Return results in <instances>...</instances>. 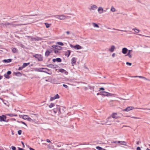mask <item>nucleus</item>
<instances>
[{
  "mask_svg": "<svg viewBox=\"0 0 150 150\" xmlns=\"http://www.w3.org/2000/svg\"><path fill=\"white\" fill-rule=\"evenodd\" d=\"M111 143H114L115 144H119L120 146L122 147H124V146H127V142L125 141H112L111 142Z\"/></svg>",
  "mask_w": 150,
  "mask_h": 150,
  "instance_id": "nucleus-1",
  "label": "nucleus"
},
{
  "mask_svg": "<svg viewBox=\"0 0 150 150\" xmlns=\"http://www.w3.org/2000/svg\"><path fill=\"white\" fill-rule=\"evenodd\" d=\"M107 121L104 123H102V125L105 124L108 125H111L114 121V119L111 116L109 117L107 119Z\"/></svg>",
  "mask_w": 150,
  "mask_h": 150,
  "instance_id": "nucleus-2",
  "label": "nucleus"
},
{
  "mask_svg": "<svg viewBox=\"0 0 150 150\" xmlns=\"http://www.w3.org/2000/svg\"><path fill=\"white\" fill-rule=\"evenodd\" d=\"M33 56L37 58L39 61H41L43 60V57L41 54H36Z\"/></svg>",
  "mask_w": 150,
  "mask_h": 150,
  "instance_id": "nucleus-3",
  "label": "nucleus"
},
{
  "mask_svg": "<svg viewBox=\"0 0 150 150\" xmlns=\"http://www.w3.org/2000/svg\"><path fill=\"white\" fill-rule=\"evenodd\" d=\"M55 17L60 20H64L67 18L66 16L63 15H57L55 16Z\"/></svg>",
  "mask_w": 150,
  "mask_h": 150,
  "instance_id": "nucleus-4",
  "label": "nucleus"
},
{
  "mask_svg": "<svg viewBox=\"0 0 150 150\" xmlns=\"http://www.w3.org/2000/svg\"><path fill=\"white\" fill-rule=\"evenodd\" d=\"M23 119L25 120H27L29 122L33 121V120L31 119L27 115H24L23 117Z\"/></svg>",
  "mask_w": 150,
  "mask_h": 150,
  "instance_id": "nucleus-5",
  "label": "nucleus"
},
{
  "mask_svg": "<svg viewBox=\"0 0 150 150\" xmlns=\"http://www.w3.org/2000/svg\"><path fill=\"white\" fill-rule=\"evenodd\" d=\"M98 7L97 6L95 5H93L91 6L88 9L90 10L95 11L96 10Z\"/></svg>",
  "mask_w": 150,
  "mask_h": 150,
  "instance_id": "nucleus-6",
  "label": "nucleus"
},
{
  "mask_svg": "<svg viewBox=\"0 0 150 150\" xmlns=\"http://www.w3.org/2000/svg\"><path fill=\"white\" fill-rule=\"evenodd\" d=\"M135 108L132 106H129L127 107L126 109L122 110L123 111L128 112L130 110H132Z\"/></svg>",
  "mask_w": 150,
  "mask_h": 150,
  "instance_id": "nucleus-7",
  "label": "nucleus"
},
{
  "mask_svg": "<svg viewBox=\"0 0 150 150\" xmlns=\"http://www.w3.org/2000/svg\"><path fill=\"white\" fill-rule=\"evenodd\" d=\"M59 98V95L57 94L53 97H51L50 98V100L52 101L56 99H58Z\"/></svg>",
  "mask_w": 150,
  "mask_h": 150,
  "instance_id": "nucleus-8",
  "label": "nucleus"
},
{
  "mask_svg": "<svg viewBox=\"0 0 150 150\" xmlns=\"http://www.w3.org/2000/svg\"><path fill=\"white\" fill-rule=\"evenodd\" d=\"M98 11L99 14H101L103 12L104 10L102 7H99L98 8Z\"/></svg>",
  "mask_w": 150,
  "mask_h": 150,
  "instance_id": "nucleus-9",
  "label": "nucleus"
},
{
  "mask_svg": "<svg viewBox=\"0 0 150 150\" xmlns=\"http://www.w3.org/2000/svg\"><path fill=\"white\" fill-rule=\"evenodd\" d=\"M30 39L31 40L33 41H38L41 40V38H40L36 37L35 38H33L32 37H30Z\"/></svg>",
  "mask_w": 150,
  "mask_h": 150,
  "instance_id": "nucleus-10",
  "label": "nucleus"
},
{
  "mask_svg": "<svg viewBox=\"0 0 150 150\" xmlns=\"http://www.w3.org/2000/svg\"><path fill=\"white\" fill-rule=\"evenodd\" d=\"M115 49V46L114 45H112L109 49V51L110 52H113Z\"/></svg>",
  "mask_w": 150,
  "mask_h": 150,
  "instance_id": "nucleus-11",
  "label": "nucleus"
},
{
  "mask_svg": "<svg viewBox=\"0 0 150 150\" xmlns=\"http://www.w3.org/2000/svg\"><path fill=\"white\" fill-rule=\"evenodd\" d=\"M111 117H112L113 119L114 118L117 119L119 117L117 116V113H113Z\"/></svg>",
  "mask_w": 150,
  "mask_h": 150,
  "instance_id": "nucleus-12",
  "label": "nucleus"
},
{
  "mask_svg": "<svg viewBox=\"0 0 150 150\" xmlns=\"http://www.w3.org/2000/svg\"><path fill=\"white\" fill-rule=\"evenodd\" d=\"M128 50L127 48L125 47H124L122 49V53L124 54H126Z\"/></svg>",
  "mask_w": 150,
  "mask_h": 150,
  "instance_id": "nucleus-13",
  "label": "nucleus"
},
{
  "mask_svg": "<svg viewBox=\"0 0 150 150\" xmlns=\"http://www.w3.org/2000/svg\"><path fill=\"white\" fill-rule=\"evenodd\" d=\"M104 93H107V94L103 95V96H107L108 97H109V96H112L115 95V94L110 93H108V92H104Z\"/></svg>",
  "mask_w": 150,
  "mask_h": 150,
  "instance_id": "nucleus-14",
  "label": "nucleus"
},
{
  "mask_svg": "<svg viewBox=\"0 0 150 150\" xmlns=\"http://www.w3.org/2000/svg\"><path fill=\"white\" fill-rule=\"evenodd\" d=\"M76 61V58L75 57H73L71 59V63L72 65H74V64H75Z\"/></svg>",
  "mask_w": 150,
  "mask_h": 150,
  "instance_id": "nucleus-15",
  "label": "nucleus"
},
{
  "mask_svg": "<svg viewBox=\"0 0 150 150\" xmlns=\"http://www.w3.org/2000/svg\"><path fill=\"white\" fill-rule=\"evenodd\" d=\"M47 67L49 68L54 69L56 68L57 65H55L50 64L48 65H47Z\"/></svg>",
  "mask_w": 150,
  "mask_h": 150,
  "instance_id": "nucleus-16",
  "label": "nucleus"
},
{
  "mask_svg": "<svg viewBox=\"0 0 150 150\" xmlns=\"http://www.w3.org/2000/svg\"><path fill=\"white\" fill-rule=\"evenodd\" d=\"M82 48V47L79 45H76L74 46V49L76 50H80Z\"/></svg>",
  "mask_w": 150,
  "mask_h": 150,
  "instance_id": "nucleus-17",
  "label": "nucleus"
},
{
  "mask_svg": "<svg viewBox=\"0 0 150 150\" xmlns=\"http://www.w3.org/2000/svg\"><path fill=\"white\" fill-rule=\"evenodd\" d=\"M42 69H46L47 70H48V69L47 68H39L38 69V70H37V71H39V72H45L48 74H50L49 73L46 72V71H43L42 70Z\"/></svg>",
  "mask_w": 150,
  "mask_h": 150,
  "instance_id": "nucleus-18",
  "label": "nucleus"
},
{
  "mask_svg": "<svg viewBox=\"0 0 150 150\" xmlns=\"http://www.w3.org/2000/svg\"><path fill=\"white\" fill-rule=\"evenodd\" d=\"M71 52V51L69 50H68L66 52L65 54V55L66 56H67V57H68L70 55V53Z\"/></svg>",
  "mask_w": 150,
  "mask_h": 150,
  "instance_id": "nucleus-19",
  "label": "nucleus"
},
{
  "mask_svg": "<svg viewBox=\"0 0 150 150\" xmlns=\"http://www.w3.org/2000/svg\"><path fill=\"white\" fill-rule=\"evenodd\" d=\"M4 117H5L6 118L5 116L4 115H3L2 116H0V121L1 122L5 121V120Z\"/></svg>",
  "mask_w": 150,
  "mask_h": 150,
  "instance_id": "nucleus-20",
  "label": "nucleus"
},
{
  "mask_svg": "<svg viewBox=\"0 0 150 150\" xmlns=\"http://www.w3.org/2000/svg\"><path fill=\"white\" fill-rule=\"evenodd\" d=\"M132 30L135 32L136 34L139 33L140 31L139 29L136 28H133L132 29Z\"/></svg>",
  "mask_w": 150,
  "mask_h": 150,
  "instance_id": "nucleus-21",
  "label": "nucleus"
},
{
  "mask_svg": "<svg viewBox=\"0 0 150 150\" xmlns=\"http://www.w3.org/2000/svg\"><path fill=\"white\" fill-rule=\"evenodd\" d=\"M24 24H16L14 23H11V25L13 27H15L16 26H21V25H24Z\"/></svg>",
  "mask_w": 150,
  "mask_h": 150,
  "instance_id": "nucleus-22",
  "label": "nucleus"
},
{
  "mask_svg": "<svg viewBox=\"0 0 150 150\" xmlns=\"http://www.w3.org/2000/svg\"><path fill=\"white\" fill-rule=\"evenodd\" d=\"M133 77H139V78H142V79H144V80H148V79L147 78H146L142 76H133Z\"/></svg>",
  "mask_w": 150,
  "mask_h": 150,
  "instance_id": "nucleus-23",
  "label": "nucleus"
},
{
  "mask_svg": "<svg viewBox=\"0 0 150 150\" xmlns=\"http://www.w3.org/2000/svg\"><path fill=\"white\" fill-rule=\"evenodd\" d=\"M7 116L10 117L17 116L16 114H6Z\"/></svg>",
  "mask_w": 150,
  "mask_h": 150,
  "instance_id": "nucleus-24",
  "label": "nucleus"
},
{
  "mask_svg": "<svg viewBox=\"0 0 150 150\" xmlns=\"http://www.w3.org/2000/svg\"><path fill=\"white\" fill-rule=\"evenodd\" d=\"M11 59H4L3 60V62L5 63H8L11 62Z\"/></svg>",
  "mask_w": 150,
  "mask_h": 150,
  "instance_id": "nucleus-25",
  "label": "nucleus"
},
{
  "mask_svg": "<svg viewBox=\"0 0 150 150\" xmlns=\"http://www.w3.org/2000/svg\"><path fill=\"white\" fill-rule=\"evenodd\" d=\"M51 52L49 51L48 50H47L45 52V56L46 57L48 56L49 55Z\"/></svg>",
  "mask_w": 150,
  "mask_h": 150,
  "instance_id": "nucleus-26",
  "label": "nucleus"
},
{
  "mask_svg": "<svg viewBox=\"0 0 150 150\" xmlns=\"http://www.w3.org/2000/svg\"><path fill=\"white\" fill-rule=\"evenodd\" d=\"M92 25L94 28H98L99 27L98 25L96 23H93Z\"/></svg>",
  "mask_w": 150,
  "mask_h": 150,
  "instance_id": "nucleus-27",
  "label": "nucleus"
},
{
  "mask_svg": "<svg viewBox=\"0 0 150 150\" xmlns=\"http://www.w3.org/2000/svg\"><path fill=\"white\" fill-rule=\"evenodd\" d=\"M125 56H128L129 58H132V55L131 53H128L127 54L125 55Z\"/></svg>",
  "mask_w": 150,
  "mask_h": 150,
  "instance_id": "nucleus-28",
  "label": "nucleus"
},
{
  "mask_svg": "<svg viewBox=\"0 0 150 150\" xmlns=\"http://www.w3.org/2000/svg\"><path fill=\"white\" fill-rule=\"evenodd\" d=\"M29 63H24L23 64L22 67L23 68H25V67L27 66L29 64Z\"/></svg>",
  "mask_w": 150,
  "mask_h": 150,
  "instance_id": "nucleus-29",
  "label": "nucleus"
},
{
  "mask_svg": "<svg viewBox=\"0 0 150 150\" xmlns=\"http://www.w3.org/2000/svg\"><path fill=\"white\" fill-rule=\"evenodd\" d=\"M18 51V50L16 48H13V49H12V52L14 53H16Z\"/></svg>",
  "mask_w": 150,
  "mask_h": 150,
  "instance_id": "nucleus-30",
  "label": "nucleus"
},
{
  "mask_svg": "<svg viewBox=\"0 0 150 150\" xmlns=\"http://www.w3.org/2000/svg\"><path fill=\"white\" fill-rule=\"evenodd\" d=\"M110 11L112 12H114L116 11V9L113 6H112L111 7Z\"/></svg>",
  "mask_w": 150,
  "mask_h": 150,
  "instance_id": "nucleus-31",
  "label": "nucleus"
},
{
  "mask_svg": "<svg viewBox=\"0 0 150 150\" xmlns=\"http://www.w3.org/2000/svg\"><path fill=\"white\" fill-rule=\"evenodd\" d=\"M45 24L46 27L47 28H49L51 25V24H50L47 23H45Z\"/></svg>",
  "mask_w": 150,
  "mask_h": 150,
  "instance_id": "nucleus-32",
  "label": "nucleus"
},
{
  "mask_svg": "<svg viewBox=\"0 0 150 150\" xmlns=\"http://www.w3.org/2000/svg\"><path fill=\"white\" fill-rule=\"evenodd\" d=\"M54 106V104L53 103H51L49 105V107L50 108H52Z\"/></svg>",
  "mask_w": 150,
  "mask_h": 150,
  "instance_id": "nucleus-33",
  "label": "nucleus"
},
{
  "mask_svg": "<svg viewBox=\"0 0 150 150\" xmlns=\"http://www.w3.org/2000/svg\"><path fill=\"white\" fill-rule=\"evenodd\" d=\"M104 92H106V91H103V92H100V94L101 95V96H103V95H105V94H107V93H105Z\"/></svg>",
  "mask_w": 150,
  "mask_h": 150,
  "instance_id": "nucleus-34",
  "label": "nucleus"
},
{
  "mask_svg": "<svg viewBox=\"0 0 150 150\" xmlns=\"http://www.w3.org/2000/svg\"><path fill=\"white\" fill-rule=\"evenodd\" d=\"M4 76L7 79H9L10 78V77L7 74H5L4 75Z\"/></svg>",
  "mask_w": 150,
  "mask_h": 150,
  "instance_id": "nucleus-35",
  "label": "nucleus"
},
{
  "mask_svg": "<svg viewBox=\"0 0 150 150\" xmlns=\"http://www.w3.org/2000/svg\"><path fill=\"white\" fill-rule=\"evenodd\" d=\"M56 59V61L58 62H60L62 61V60L60 58H57Z\"/></svg>",
  "mask_w": 150,
  "mask_h": 150,
  "instance_id": "nucleus-36",
  "label": "nucleus"
},
{
  "mask_svg": "<svg viewBox=\"0 0 150 150\" xmlns=\"http://www.w3.org/2000/svg\"><path fill=\"white\" fill-rule=\"evenodd\" d=\"M57 44L61 46H63L64 45L63 43L61 42H57Z\"/></svg>",
  "mask_w": 150,
  "mask_h": 150,
  "instance_id": "nucleus-37",
  "label": "nucleus"
},
{
  "mask_svg": "<svg viewBox=\"0 0 150 150\" xmlns=\"http://www.w3.org/2000/svg\"><path fill=\"white\" fill-rule=\"evenodd\" d=\"M96 148L98 150H101L102 149V147L98 146H96Z\"/></svg>",
  "mask_w": 150,
  "mask_h": 150,
  "instance_id": "nucleus-38",
  "label": "nucleus"
},
{
  "mask_svg": "<svg viewBox=\"0 0 150 150\" xmlns=\"http://www.w3.org/2000/svg\"><path fill=\"white\" fill-rule=\"evenodd\" d=\"M65 70L63 69H60L59 70V71L61 73H64L65 71Z\"/></svg>",
  "mask_w": 150,
  "mask_h": 150,
  "instance_id": "nucleus-39",
  "label": "nucleus"
},
{
  "mask_svg": "<svg viewBox=\"0 0 150 150\" xmlns=\"http://www.w3.org/2000/svg\"><path fill=\"white\" fill-rule=\"evenodd\" d=\"M18 134L21 135V134L22 131L21 130H19L18 131Z\"/></svg>",
  "mask_w": 150,
  "mask_h": 150,
  "instance_id": "nucleus-40",
  "label": "nucleus"
},
{
  "mask_svg": "<svg viewBox=\"0 0 150 150\" xmlns=\"http://www.w3.org/2000/svg\"><path fill=\"white\" fill-rule=\"evenodd\" d=\"M57 110H59V111L60 112V108H59V105H57Z\"/></svg>",
  "mask_w": 150,
  "mask_h": 150,
  "instance_id": "nucleus-41",
  "label": "nucleus"
},
{
  "mask_svg": "<svg viewBox=\"0 0 150 150\" xmlns=\"http://www.w3.org/2000/svg\"><path fill=\"white\" fill-rule=\"evenodd\" d=\"M130 117H131V118H134V119H140L141 118L136 117H131V116H130Z\"/></svg>",
  "mask_w": 150,
  "mask_h": 150,
  "instance_id": "nucleus-42",
  "label": "nucleus"
},
{
  "mask_svg": "<svg viewBox=\"0 0 150 150\" xmlns=\"http://www.w3.org/2000/svg\"><path fill=\"white\" fill-rule=\"evenodd\" d=\"M104 88H103V87H101V88H99V91H104Z\"/></svg>",
  "mask_w": 150,
  "mask_h": 150,
  "instance_id": "nucleus-43",
  "label": "nucleus"
},
{
  "mask_svg": "<svg viewBox=\"0 0 150 150\" xmlns=\"http://www.w3.org/2000/svg\"><path fill=\"white\" fill-rule=\"evenodd\" d=\"M11 149L12 150H16V148L15 146H11Z\"/></svg>",
  "mask_w": 150,
  "mask_h": 150,
  "instance_id": "nucleus-44",
  "label": "nucleus"
},
{
  "mask_svg": "<svg viewBox=\"0 0 150 150\" xmlns=\"http://www.w3.org/2000/svg\"><path fill=\"white\" fill-rule=\"evenodd\" d=\"M61 48V47L60 46L57 45V47L56 49H60Z\"/></svg>",
  "mask_w": 150,
  "mask_h": 150,
  "instance_id": "nucleus-45",
  "label": "nucleus"
},
{
  "mask_svg": "<svg viewBox=\"0 0 150 150\" xmlns=\"http://www.w3.org/2000/svg\"><path fill=\"white\" fill-rule=\"evenodd\" d=\"M113 29H114V30H117L120 31H124V32H126L127 31L126 30H119V29H115V28H114Z\"/></svg>",
  "mask_w": 150,
  "mask_h": 150,
  "instance_id": "nucleus-46",
  "label": "nucleus"
},
{
  "mask_svg": "<svg viewBox=\"0 0 150 150\" xmlns=\"http://www.w3.org/2000/svg\"><path fill=\"white\" fill-rule=\"evenodd\" d=\"M116 55V54L115 53H113L112 54V57L113 58Z\"/></svg>",
  "mask_w": 150,
  "mask_h": 150,
  "instance_id": "nucleus-47",
  "label": "nucleus"
},
{
  "mask_svg": "<svg viewBox=\"0 0 150 150\" xmlns=\"http://www.w3.org/2000/svg\"><path fill=\"white\" fill-rule=\"evenodd\" d=\"M126 64L127 65H129V66H131L132 65V64L131 63L128 62H127Z\"/></svg>",
  "mask_w": 150,
  "mask_h": 150,
  "instance_id": "nucleus-48",
  "label": "nucleus"
},
{
  "mask_svg": "<svg viewBox=\"0 0 150 150\" xmlns=\"http://www.w3.org/2000/svg\"><path fill=\"white\" fill-rule=\"evenodd\" d=\"M11 73V72L10 71H8L7 72V74L9 75Z\"/></svg>",
  "mask_w": 150,
  "mask_h": 150,
  "instance_id": "nucleus-49",
  "label": "nucleus"
},
{
  "mask_svg": "<svg viewBox=\"0 0 150 150\" xmlns=\"http://www.w3.org/2000/svg\"><path fill=\"white\" fill-rule=\"evenodd\" d=\"M23 67L22 66L21 67H19L18 69V70H22L23 69Z\"/></svg>",
  "mask_w": 150,
  "mask_h": 150,
  "instance_id": "nucleus-50",
  "label": "nucleus"
},
{
  "mask_svg": "<svg viewBox=\"0 0 150 150\" xmlns=\"http://www.w3.org/2000/svg\"><path fill=\"white\" fill-rule=\"evenodd\" d=\"M63 86L65 88H68V86L67 85H66L65 84H63Z\"/></svg>",
  "mask_w": 150,
  "mask_h": 150,
  "instance_id": "nucleus-51",
  "label": "nucleus"
},
{
  "mask_svg": "<svg viewBox=\"0 0 150 150\" xmlns=\"http://www.w3.org/2000/svg\"><path fill=\"white\" fill-rule=\"evenodd\" d=\"M3 102L6 105H8V103L7 102H6V101L4 102V101H3Z\"/></svg>",
  "mask_w": 150,
  "mask_h": 150,
  "instance_id": "nucleus-52",
  "label": "nucleus"
},
{
  "mask_svg": "<svg viewBox=\"0 0 150 150\" xmlns=\"http://www.w3.org/2000/svg\"><path fill=\"white\" fill-rule=\"evenodd\" d=\"M94 87H95L94 86L91 87V88H90V89H92L94 91Z\"/></svg>",
  "mask_w": 150,
  "mask_h": 150,
  "instance_id": "nucleus-53",
  "label": "nucleus"
},
{
  "mask_svg": "<svg viewBox=\"0 0 150 150\" xmlns=\"http://www.w3.org/2000/svg\"><path fill=\"white\" fill-rule=\"evenodd\" d=\"M6 25H11V23H6Z\"/></svg>",
  "mask_w": 150,
  "mask_h": 150,
  "instance_id": "nucleus-54",
  "label": "nucleus"
},
{
  "mask_svg": "<svg viewBox=\"0 0 150 150\" xmlns=\"http://www.w3.org/2000/svg\"><path fill=\"white\" fill-rule=\"evenodd\" d=\"M132 52V50H128V51L127 52H128V53H131V52Z\"/></svg>",
  "mask_w": 150,
  "mask_h": 150,
  "instance_id": "nucleus-55",
  "label": "nucleus"
},
{
  "mask_svg": "<svg viewBox=\"0 0 150 150\" xmlns=\"http://www.w3.org/2000/svg\"><path fill=\"white\" fill-rule=\"evenodd\" d=\"M117 146H118V145H115V146L114 145H113L112 146H111V147L112 148H114V147H116Z\"/></svg>",
  "mask_w": 150,
  "mask_h": 150,
  "instance_id": "nucleus-56",
  "label": "nucleus"
},
{
  "mask_svg": "<svg viewBox=\"0 0 150 150\" xmlns=\"http://www.w3.org/2000/svg\"><path fill=\"white\" fill-rule=\"evenodd\" d=\"M57 47V45H53L52 46V47L53 48H55V49Z\"/></svg>",
  "mask_w": 150,
  "mask_h": 150,
  "instance_id": "nucleus-57",
  "label": "nucleus"
},
{
  "mask_svg": "<svg viewBox=\"0 0 150 150\" xmlns=\"http://www.w3.org/2000/svg\"><path fill=\"white\" fill-rule=\"evenodd\" d=\"M57 146L58 147H60L61 146V145H60V144H57Z\"/></svg>",
  "mask_w": 150,
  "mask_h": 150,
  "instance_id": "nucleus-58",
  "label": "nucleus"
},
{
  "mask_svg": "<svg viewBox=\"0 0 150 150\" xmlns=\"http://www.w3.org/2000/svg\"><path fill=\"white\" fill-rule=\"evenodd\" d=\"M70 46L71 47L74 48V46H73L71 44H70Z\"/></svg>",
  "mask_w": 150,
  "mask_h": 150,
  "instance_id": "nucleus-59",
  "label": "nucleus"
},
{
  "mask_svg": "<svg viewBox=\"0 0 150 150\" xmlns=\"http://www.w3.org/2000/svg\"><path fill=\"white\" fill-rule=\"evenodd\" d=\"M24 116V115H19V117L20 118H22L23 119V116Z\"/></svg>",
  "mask_w": 150,
  "mask_h": 150,
  "instance_id": "nucleus-60",
  "label": "nucleus"
},
{
  "mask_svg": "<svg viewBox=\"0 0 150 150\" xmlns=\"http://www.w3.org/2000/svg\"><path fill=\"white\" fill-rule=\"evenodd\" d=\"M137 150H141V149L140 147H138L137 148Z\"/></svg>",
  "mask_w": 150,
  "mask_h": 150,
  "instance_id": "nucleus-61",
  "label": "nucleus"
},
{
  "mask_svg": "<svg viewBox=\"0 0 150 150\" xmlns=\"http://www.w3.org/2000/svg\"><path fill=\"white\" fill-rule=\"evenodd\" d=\"M46 141L47 142H48V143H50V140L49 139H47V140H46Z\"/></svg>",
  "mask_w": 150,
  "mask_h": 150,
  "instance_id": "nucleus-62",
  "label": "nucleus"
},
{
  "mask_svg": "<svg viewBox=\"0 0 150 150\" xmlns=\"http://www.w3.org/2000/svg\"><path fill=\"white\" fill-rule=\"evenodd\" d=\"M64 73L66 75H67L68 74V72L67 71L65 70V71Z\"/></svg>",
  "mask_w": 150,
  "mask_h": 150,
  "instance_id": "nucleus-63",
  "label": "nucleus"
},
{
  "mask_svg": "<svg viewBox=\"0 0 150 150\" xmlns=\"http://www.w3.org/2000/svg\"><path fill=\"white\" fill-rule=\"evenodd\" d=\"M18 150H23V149L22 148H18Z\"/></svg>",
  "mask_w": 150,
  "mask_h": 150,
  "instance_id": "nucleus-64",
  "label": "nucleus"
}]
</instances>
